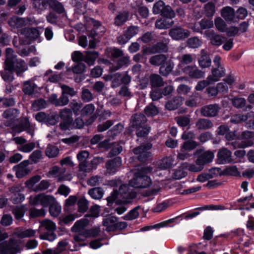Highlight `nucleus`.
I'll list each match as a JSON object with an SVG mask.
<instances>
[{
    "mask_svg": "<svg viewBox=\"0 0 254 254\" xmlns=\"http://www.w3.org/2000/svg\"><path fill=\"white\" fill-rule=\"evenodd\" d=\"M152 168L149 166L141 167L136 172L134 177L129 181L130 186L134 188H146L151 185L152 181L147 174L150 173Z\"/></svg>",
    "mask_w": 254,
    "mask_h": 254,
    "instance_id": "obj_1",
    "label": "nucleus"
},
{
    "mask_svg": "<svg viewBox=\"0 0 254 254\" xmlns=\"http://www.w3.org/2000/svg\"><path fill=\"white\" fill-rule=\"evenodd\" d=\"M129 185L124 184L120 186L119 191L114 190L111 195L108 197L107 200L109 203H112L118 197L121 195L125 199V202H128L129 199L135 197L136 193L130 190Z\"/></svg>",
    "mask_w": 254,
    "mask_h": 254,
    "instance_id": "obj_2",
    "label": "nucleus"
},
{
    "mask_svg": "<svg viewBox=\"0 0 254 254\" xmlns=\"http://www.w3.org/2000/svg\"><path fill=\"white\" fill-rule=\"evenodd\" d=\"M40 228L42 230H47V232L41 234L40 238L43 240H47L53 241L56 238V235L54 232L56 230V224L51 220L45 219L40 222Z\"/></svg>",
    "mask_w": 254,
    "mask_h": 254,
    "instance_id": "obj_3",
    "label": "nucleus"
},
{
    "mask_svg": "<svg viewBox=\"0 0 254 254\" xmlns=\"http://www.w3.org/2000/svg\"><path fill=\"white\" fill-rule=\"evenodd\" d=\"M72 112L70 109H64V130L65 129L81 128L84 122L80 118H77L74 122L71 118Z\"/></svg>",
    "mask_w": 254,
    "mask_h": 254,
    "instance_id": "obj_4",
    "label": "nucleus"
},
{
    "mask_svg": "<svg viewBox=\"0 0 254 254\" xmlns=\"http://www.w3.org/2000/svg\"><path fill=\"white\" fill-rule=\"evenodd\" d=\"M13 132L19 133L23 131H26L27 133L32 136L34 134V128L32 126L27 118H22L18 124L12 127Z\"/></svg>",
    "mask_w": 254,
    "mask_h": 254,
    "instance_id": "obj_5",
    "label": "nucleus"
},
{
    "mask_svg": "<svg viewBox=\"0 0 254 254\" xmlns=\"http://www.w3.org/2000/svg\"><path fill=\"white\" fill-rule=\"evenodd\" d=\"M195 154L197 155V162L203 167L204 165L211 162L214 157L213 152L209 150L205 151L202 149H197Z\"/></svg>",
    "mask_w": 254,
    "mask_h": 254,
    "instance_id": "obj_6",
    "label": "nucleus"
},
{
    "mask_svg": "<svg viewBox=\"0 0 254 254\" xmlns=\"http://www.w3.org/2000/svg\"><path fill=\"white\" fill-rule=\"evenodd\" d=\"M169 36L174 40L179 41L188 38L190 35V31L184 29L181 26H174L169 31Z\"/></svg>",
    "mask_w": 254,
    "mask_h": 254,
    "instance_id": "obj_7",
    "label": "nucleus"
},
{
    "mask_svg": "<svg viewBox=\"0 0 254 254\" xmlns=\"http://www.w3.org/2000/svg\"><path fill=\"white\" fill-rule=\"evenodd\" d=\"M152 147V144L148 143L145 145H141L133 148V153L138 155V159L141 162H144L150 156V152L148 150Z\"/></svg>",
    "mask_w": 254,
    "mask_h": 254,
    "instance_id": "obj_8",
    "label": "nucleus"
},
{
    "mask_svg": "<svg viewBox=\"0 0 254 254\" xmlns=\"http://www.w3.org/2000/svg\"><path fill=\"white\" fill-rule=\"evenodd\" d=\"M29 164L28 160H24L13 167V169L18 178H22L31 173V169L29 166Z\"/></svg>",
    "mask_w": 254,
    "mask_h": 254,
    "instance_id": "obj_9",
    "label": "nucleus"
},
{
    "mask_svg": "<svg viewBox=\"0 0 254 254\" xmlns=\"http://www.w3.org/2000/svg\"><path fill=\"white\" fill-rule=\"evenodd\" d=\"M41 5L44 9L51 8L58 13L64 12L63 4L58 0H42Z\"/></svg>",
    "mask_w": 254,
    "mask_h": 254,
    "instance_id": "obj_10",
    "label": "nucleus"
},
{
    "mask_svg": "<svg viewBox=\"0 0 254 254\" xmlns=\"http://www.w3.org/2000/svg\"><path fill=\"white\" fill-rule=\"evenodd\" d=\"M5 69L13 71L16 73L17 76H21L23 73L28 69V66L24 60L19 59L16 60L10 67L6 68Z\"/></svg>",
    "mask_w": 254,
    "mask_h": 254,
    "instance_id": "obj_11",
    "label": "nucleus"
},
{
    "mask_svg": "<svg viewBox=\"0 0 254 254\" xmlns=\"http://www.w3.org/2000/svg\"><path fill=\"white\" fill-rule=\"evenodd\" d=\"M183 72L187 73L190 78L200 79L204 77V72L195 65H188L182 68Z\"/></svg>",
    "mask_w": 254,
    "mask_h": 254,
    "instance_id": "obj_12",
    "label": "nucleus"
},
{
    "mask_svg": "<svg viewBox=\"0 0 254 254\" xmlns=\"http://www.w3.org/2000/svg\"><path fill=\"white\" fill-rule=\"evenodd\" d=\"M217 157L218 162L220 164L229 163L233 161L231 151L225 147L219 150Z\"/></svg>",
    "mask_w": 254,
    "mask_h": 254,
    "instance_id": "obj_13",
    "label": "nucleus"
},
{
    "mask_svg": "<svg viewBox=\"0 0 254 254\" xmlns=\"http://www.w3.org/2000/svg\"><path fill=\"white\" fill-rule=\"evenodd\" d=\"M220 109L217 104H210L201 108L200 113L202 116L206 117H214L216 116Z\"/></svg>",
    "mask_w": 254,
    "mask_h": 254,
    "instance_id": "obj_14",
    "label": "nucleus"
},
{
    "mask_svg": "<svg viewBox=\"0 0 254 254\" xmlns=\"http://www.w3.org/2000/svg\"><path fill=\"white\" fill-rule=\"evenodd\" d=\"M9 26L14 28H21L29 23V18L18 17L16 16L11 17L8 20Z\"/></svg>",
    "mask_w": 254,
    "mask_h": 254,
    "instance_id": "obj_15",
    "label": "nucleus"
},
{
    "mask_svg": "<svg viewBox=\"0 0 254 254\" xmlns=\"http://www.w3.org/2000/svg\"><path fill=\"white\" fill-rule=\"evenodd\" d=\"M204 34L206 38L210 41L211 43L215 46L221 45L225 40V37L217 34L213 30L206 31Z\"/></svg>",
    "mask_w": 254,
    "mask_h": 254,
    "instance_id": "obj_16",
    "label": "nucleus"
},
{
    "mask_svg": "<svg viewBox=\"0 0 254 254\" xmlns=\"http://www.w3.org/2000/svg\"><path fill=\"white\" fill-rule=\"evenodd\" d=\"M121 165L122 159L120 157H118L108 161L106 163V168L109 174H114Z\"/></svg>",
    "mask_w": 254,
    "mask_h": 254,
    "instance_id": "obj_17",
    "label": "nucleus"
},
{
    "mask_svg": "<svg viewBox=\"0 0 254 254\" xmlns=\"http://www.w3.org/2000/svg\"><path fill=\"white\" fill-rule=\"evenodd\" d=\"M13 240L10 239L0 244V254H16V252L12 244Z\"/></svg>",
    "mask_w": 254,
    "mask_h": 254,
    "instance_id": "obj_18",
    "label": "nucleus"
},
{
    "mask_svg": "<svg viewBox=\"0 0 254 254\" xmlns=\"http://www.w3.org/2000/svg\"><path fill=\"white\" fill-rule=\"evenodd\" d=\"M211 75H208L210 80L212 84L219 80L220 78L225 74V69L224 67H213L211 69Z\"/></svg>",
    "mask_w": 254,
    "mask_h": 254,
    "instance_id": "obj_19",
    "label": "nucleus"
},
{
    "mask_svg": "<svg viewBox=\"0 0 254 254\" xmlns=\"http://www.w3.org/2000/svg\"><path fill=\"white\" fill-rule=\"evenodd\" d=\"M46 176L49 178H55L58 181H62L64 179V172L60 167L54 166L50 168Z\"/></svg>",
    "mask_w": 254,
    "mask_h": 254,
    "instance_id": "obj_20",
    "label": "nucleus"
},
{
    "mask_svg": "<svg viewBox=\"0 0 254 254\" xmlns=\"http://www.w3.org/2000/svg\"><path fill=\"white\" fill-rule=\"evenodd\" d=\"M17 56L11 48H7L5 50V60L4 63V68H9L15 62Z\"/></svg>",
    "mask_w": 254,
    "mask_h": 254,
    "instance_id": "obj_21",
    "label": "nucleus"
},
{
    "mask_svg": "<svg viewBox=\"0 0 254 254\" xmlns=\"http://www.w3.org/2000/svg\"><path fill=\"white\" fill-rule=\"evenodd\" d=\"M221 16L227 21L237 22L234 10L231 7L227 6L221 10Z\"/></svg>",
    "mask_w": 254,
    "mask_h": 254,
    "instance_id": "obj_22",
    "label": "nucleus"
},
{
    "mask_svg": "<svg viewBox=\"0 0 254 254\" xmlns=\"http://www.w3.org/2000/svg\"><path fill=\"white\" fill-rule=\"evenodd\" d=\"M19 33L28 38L33 39L38 38L39 36V31L35 28L25 27L20 29Z\"/></svg>",
    "mask_w": 254,
    "mask_h": 254,
    "instance_id": "obj_23",
    "label": "nucleus"
},
{
    "mask_svg": "<svg viewBox=\"0 0 254 254\" xmlns=\"http://www.w3.org/2000/svg\"><path fill=\"white\" fill-rule=\"evenodd\" d=\"M18 187H13L10 189V191L13 194L11 200L14 204H18L22 202L24 199V195L19 192Z\"/></svg>",
    "mask_w": 254,
    "mask_h": 254,
    "instance_id": "obj_24",
    "label": "nucleus"
},
{
    "mask_svg": "<svg viewBox=\"0 0 254 254\" xmlns=\"http://www.w3.org/2000/svg\"><path fill=\"white\" fill-rule=\"evenodd\" d=\"M174 63L171 60L166 61L165 64L160 66L159 73L164 76H167L172 71Z\"/></svg>",
    "mask_w": 254,
    "mask_h": 254,
    "instance_id": "obj_25",
    "label": "nucleus"
},
{
    "mask_svg": "<svg viewBox=\"0 0 254 254\" xmlns=\"http://www.w3.org/2000/svg\"><path fill=\"white\" fill-rule=\"evenodd\" d=\"M118 221V218L115 216H111L103 221V225L106 227V230L108 232L116 231V222Z\"/></svg>",
    "mask_w": 254,
    "mask_h": 254,
    "instance_id": "obj_26",
    "label": "nucleus"
},
{
    "mask_svg": "<svg viewBox=\"0 0 254 254\" xmlns=\"http://www.w3.org/2000/svg\"><path fill=\"white\" fill-rule=\"evenodd\" d=\"M36 88V84L32 80H28L23 82L22 91L25 95H31L34 94Z\"/></svg>",
    "mask_w": 254,
    "mask_h": 254,
    "instance_id": "obj_27",
    "label": "nucleus"
},
{
    "mask_svg": "<svg viewBox=\"0 0 254 254\" xmlns=\"http://www.w3.org/2000/svg\"><path fill=\"white\" fill-rule=\"evenodd\" d=\"M36 231L31 229H23L20 228H16L14 231V234L22 239L33 237Z\"/></svg>",
    "mask_w": 254,
    "mask_h": 254,
    "instance_id": "obj_28",
    "label": "nucleus"
},
{
    "mask_svg": "<svg viewBox=\"0 0 254 254\" xmlns=\"http://www.w3.org/2000/svg\"><path fill=\"white\" fill-rule=\"evenodd\" d=\"M146 122V119L142 114H136L131 117L132 125L134 127L138 128L144 126Z\"/></svg>",
    "mask_w": 254,
    "mask_h": 254,
    "instance_id": "obj_29",
    "label": "nucleus"
},
{
    "mask_svg": "<svg viewBox=\"0 0 254 254\" xmlns=\"http://www.w3.org/2000/svg\"><path fill=\"white\" fill-rule=\"evenodd\" d=\"M188 163L187 162L182 163L180 167L175 170L173 174L174 178L176 180H179L186 176L187 172L184 169L188 168Z\"/></svg>",
    "mask_w": 254,
    "mask_h": 254,
    "instance_id": "obj_30",
    "label": "nucleus"
},
{
    "mask_svg": "<svg viewBox=\"0 0 254 254\" xmlns=\"http://www.w3.org/2000/svg\"><path fill=\"white\" fill-rule=\"evenodd\" d=\"M99 56V53L95 51H86L85 52L84 61L89 65L94 64L95 61Z\"/></svg>",
    "mask_w": 254,
    "mask_h": 254,
    "instance_id": "obj_31",
    "label": "nucleus"
},
{
    "mask_svg": "<svg viewBox=\"0 0 254 254\" xmlns=\"http://www.w3.org/2000/svg\"><path fill=\"white\" fill-rule=\"evenodd\" d=\"M183 102L181 97H176L166 103L165 107L169 110H174L180 107Z\"/></svg>",
    "mask_w": 254,
    "mask_h": 254,
    "instance_id": "obj_32",
    "label": "nucleus"
},
{
    "mask_svg": "<svg viewBox=\"0 0 254 254\" xmlns=\"http://www.w3.org/2000/svg\"><path fill=\"white\" fill-rule=\"evenodd\" d=\"M196 128L199 130H205L213 127L212 122L206 119H200L195 123Z\"/></svg>",
    "mask_w": 254,
    "mask_h": 254,
    "instance_id": "obj_33",
    "label": "nucleus"
},
{
    "mask_svg": "<svg viewBox=\"0 0 254 254\" xmlns=\"http://www.w3.org/2000/svg\"><path fill=\"white\" fill-rule=\"evenodd\" d=\"M167 60V57L163 54L155 55L150 58L149 62L152 65H162L165 64Z\"/></svg>",
    "mask_w": 254,
    "mask_h": 254,
    "instance_id": "obj_34",
    "label": "nucleus"
},
{
    "mask_svg": "<svg viewBox=\"0 0 254 254\" xmlns=\"http://www.w3.org/2000/svg\"><path fill=\"white\" fill-rule=\"evenodd\" d=\"M252 114L253 113H248L246 115L242 114L234 115L232 116L230 119V122L232 124H237L242 122H245L251 117Z\"/></svg>",
    "mask_w": 254,
    "mask_h": 254,
    "instance_id": "obj_35",
    "label": "nucleus"
},
{
    "mask_svg": "<svg viewBox=\"0 0 254 254\" xmlns=\"http://www.w3.org/2000/svg\"><path fill=\"white\" fill-rule=\"evenodd\" d=\"M194 56L192 55L186 54L182 56L180 59V63L178 66L182 69L185 65L191 64L194 60Z\"/></svg>",
    "mask_w": 254,
    "mask_h": 254,
    "instance_id": "obj_36",
    "label": "nucleus"
},
{
    "mask_svg": "<svg viewBox=\"0 0 254 254\" xmlns=\"http://www.w3.org/2000/svg\"><path fill=\"white\" fill-rule=\"evenodd\" d=\"M129 16L128 12L126 11L120 12L114 19V23L117 26H121L125 23Z\"/></svg>",
    "mask_w": 254,
    "mask_h": 254,
    "instance_id": "obj_37",
    "label": "nucleus"
},
{
    "mask_svg": "<svg viewBox=\"0 0 254 254\" xmlns=\"http://www.w3.org/2000/svg\"><path fill=\"white\" fill-rule=\"evenodd\" d=\"M89 221V220L85 217L76 221L72 227V230L73 231L79 232L88 225Z\"/></svg>",
    "mask_w": 254,
    "mask_h": 254,
    "instance_id": "obj_38",
    "label": "nucleus"
},
{
    "mask_svg": "<svg viewBox=\"0 0 254 254\" xmlns=\"http://www.w3.org/2000/svg\"><path fill=\"white\" fill-rule=\"evenodd\" d=\"M61 87L62 90V93L60 99L58 98L56 94L51 95L49 99L50 103L56 106H63L64 105V85H62Z\"/></svg>",
    "mask_w": 254,
    "mask_h": 254,
    "instance_id": "obj_39",
    "label": "nucleus"
},
{
    "mask_svg": "<svg viewBox=\"0 0 254 254\" xmlns=\"http://www.w3.org/2000/svg\"><path fill=\"white\" fill-rule=\"evenodd\" d=\"M174 164L175 160L172 156H168L162 159L160 164V167L162 169H166L172 167Z\"/></svg>",
    "mask_w": 254,
    "mask_h": 254,
    "instance_id": "obj_40",
    "label": "nucleus"
},
{
    "mask_svg": "<svg viewBox=\"0 0 254 254\" xmlns=\"http://www.w3.org/2000/svg\"><path fill=\"white\" fill-rule=\"evenodd\" d=\"M198 64L199 66L202 68L208 67L211 64V58L208 55L202 53L198 60Z\"/></svg>",
    "mask_w": 254,
    "mask_h": 254,
    "instance_id": "obj_41",
    "label": "nucleus"
},
{
    "mask_svg": "<svg viewBox=\"0 0 254 254\" xmlns=\"http://www.w3.org/2000/svg\"><path fill=\"white\" fill-rule=\"evenodd\" d=\"M88 194L94 199H100L104 194V191L101 188H94L88 190Z\"/></svg>",
    "mask_w": 254,
    "mask_h": 254,
    "instance_id": "obj_42",
    "label": "nucleus"
},
{
    "mask_svg": "<svg viewBox=\"0 0 254 254\" xmlns=\"http://www.w3.org/2000/svg\"><path fill=\"white\" fill-rule=\"evenodd\" d=\"M253 144V141L249 140L247 141L242 140L241 142L237 141L232 142H227L226 143V145H231L234 149H236L237 148H245L252 145Z\"/></svg>",
    "mask_w": 254,
    "mask_h": 254,
    "instance_id": "obj_43",
    "label": "nucleus"
},
{
    "mask_svg": "<svg viewBox=\"0 0 254 254\" xmlns=\"http://www.w3.org/2000/svg\"><path fill=\"white\" fill-rule=\"evenodd\" d=\"M151 84L153 87H160L164 85L162 78L158 74H152L150 76Z\"/></svg>",
    "mask_w": 254,
    "mask_h": 254,
    "instance_id": "obj_44",
    "label": "nucleus"
},
{
    "mask_svg": "<svg viewBox=\"0 0 254 254\" xmlns=\"http://www.w3.org/2000/svg\"><path fill=\"white\" fill-rule=\"evenodd\" d=\"M81 98L84 102H89L94 99V95L89 89L83 87L81 93Z\"/></svg>",
    "mask_w": 254,
    "mask_h": 254,
    "instance_id": "obj_45",
    "label": "nucleus"
},
{
    "mask_svg": "<svg viewBox=\"0 0 254 254\" xmlns=\"http://www.w3.org/2000/svg\"><path fill=\"white\" fill-rule=\"evenodd\" d=\"M173 24V21L169 22L165 19H160L156 20L155 27L160 29H167L170 27Z\"/></svg>",
    "mask_w": 254,
    "mask_h": 254,
    "instance_id": "obj_46",
    "label": "nucleus"
},
{
    "mask_svg": "<svg viewBox=\"0 0 254 254\" xmlns=\"http://www.w3.org/2000/svg\"><path fill=\"white\" fill-rule=\"evenodd\" d=\"M130 60L128 56H125L120 60L117 63V64L113 67V70H117L125 65H128L129 64Z\"/></svg>",
    "mask_w": 254,
    "mask_h": 254,
    "instance_id": "obj_47",
    "label": "nucleus"
},
{
    "mask_svg": "<svg viewBox=\"0 0 254 254\" xmlns=\"http://www.w3.org/2000/svg\"><path fill=\"white\" fill-rule=\"evenodd\" d=\"M78 211L81 213L85 212L89 207V202L85 198H81L77 201Z\"/></svg>",
    "mask_w": 254,
    "mask_h": 254,
    "instance_id": "obj_48",
    "label": "nucleus"
},
{
    "mask_svg": "<svg viewBox=\"0 0 254 254\" xmlns=\"http://www.w3.org/2000/svg\"><path fill=\"white\" fill-rule=\"evenodd\" d=\"M144 111V113L147 116H154L158 113V108L152 103L147 106Z\"/></svg>",
    "mask_w": 254,
    "mask_h": 254,
    "instance_id": "obj_49",
    "label": "nucleus"
},
{
    "mask_svg": "<svg viewBox=\"0 0 254 254\" xmlns=\"http://www.w3.org/2000/svg\"><path fill=\"white\" fill-rule=\"evenodd\" d=\"M59 150L57 147L49 144L46 148L45 153L49 158L56 157L59 153Z\"/></svg>",
    "mask_w": 254,
    "mask_h": 254,
    "instance_id": "obj_50",
    "label": "nucleus"
},
{
    "mask_svg": "<svg viewBox=\"0 0 254 254\" xmlns=\"http://www.w3.org/2000/svg\"><path fill=\"white\" fill-rule=\"evenodd\" d=\"M26 211V208L24 206L21 205L16 206L13 210L12 213L15 216V218L18 220L22 218Z\"/></svg>",
    "mask_w": 254,
    "mask_h": 254,
    "instance_id": "obj_51",
    "label": "nucleus"
},
{
    "mask_svg": "<svg viewBox=\"0 0 254 254\" xmlns=\"http://www.w3.org/2000/svg\"><path fill=\"white\" fill-rule=\"evenodd\" d=\"M41 205L44 207L51 205L55 202V198L51 195H47L44 193H41Z\"/></svg>",
    "mask_w": 254,
    "mask_h": 254,
    "instance_id": "obj_52",
    "label": "nucleus"
},
{
    "mask_svg": "<svg viewBox=\"0 0 254 254\" xmlns=\"http://www.w3.org/2000/svg\"><path fill=\"white\" fill-rule=\"evenodd\" d=\"M36 120L39 122L51 123V117L44 112H39L35 116Z\"/></svg>",
    "mask_w": 254,
    "mask_h": 254,
    "instance_id": "obj_53",
    "label": "nucleus"
},
{
    "mask_svg": "<svg viewBox=\"0 0 254 254\" xmlns=\"http://www.w3.org/2000/svg\"><path fill=\"white\" fill-rule=\"evenodd\" d=\"M111 86L112 88H116L119 86L122 83L121 74L119 72L111 74Z\"/></svg>",
    "mask_w": 254,
    "mask_h": 254,
    "instance_id": "obj_54",
    "label": "nucleus"
},
{
    "mask_svg": "<svg viewBox=\"0 0 254 254\" xmlns=\"http://www.w3.org/2000/svg\"><path fill=\"white\" fill-rule=\"evenodd\" d=\"M140 208V206L135 207L131 210L127 214L124 216V219L127 220H130L137 218L139 216L138 209Z\"/></svg>",
    "mask_w": 254,
    "mask_h": 254,
    "instance_id": "obj_55",
    "label": "nucleus"
},
{
    "mask_svg": "<svg viewBox=\"0 0 254 254\" xmlns=\"http://www.w3.org/2000/svg\"><path fill=\"white\" fill-rule=\"evenodd\" d=\"M13 72V71L4 68V71L1 73V77L5 81L11 82L15 79Z\"/></svg>",
    "mask_w": 254,
    "mask_h": 254,
    "instance_id": "obj_56",
    "label": "nucleus"
},
{
    "mask_svg": "<svg viewBox=\"0 0 254 254\" xmlns=\"http://www.w3.org/2000/svg\"><path fill=\"white\" fill-rule=\"evenodd\" d=\"M50 185L51 184L48 180H42L33 189V190L35 191H44L49 188Z\"/></svg>",
    "mask_w": 254,
    "mask_h": 254,
    "instance_id": "obj_57",
    "label": "nucleus"
},
{
    "mask_svg": "<svg viewBox=\"0 0 254 254\" xmlns=\"http://www.w3.org/2000/svg\"><path fill=\"white\" fill-rule=\"evenodd\" d=\"M36 50L34 46H31L28 47H25L17 51L18 54L21 57H25L28 56L30 53L35 54Z\"/></svg>",
    "mask_w": 254,
    "mask_h": 254,
    "instance_id": "obj_58",
    "label": "nucleus"
},
{
    "mask_svg": "<svg viewBox=\"0 0 254 254\" xmlns=\"http://www.w3.org/2000/svg\"><path fill=\"white\" fill-rule=\"evenodd\" d=\"M165 6V3L162 0H159L154 4L152 12L155 14L162 13Z\"/></svg>",
    "mask_w": 254,
    "mask_h": 254,
    "instance_id": "obj_59",
    "label": "nucleus"
},
{
    "mask_svg": "<svg viewBox=\"0 0 254 254\" xmlns=\"http://www.w3.org/2000/svg\"><path fill=\"white\" fill-rule=\"evenodd\" d=\"M161 15L166 18L172 19L175 17L176 14L170 5H165Z\"/></svg>",
    "mask_w": 254,
    "mask_h": 254,
    "instance_id": "obj_60",
    "label": "nucleus"
},
{
    "mask_svg": "<svg viewBox=\"0 0 254 254\" xmlns=\"http://www.w3.org/2000/svg\"><path fill=\"white\" fill-rule=\"evenodd\" d=\"M100 213V207L95 205L91 207L89 213L85 215V217L87 219L89 217L97 218L99 216Z\"/></svg>",
    "mask_w": 254,
    "mask_h": 254,
    "instance_id": "obj_61",
    "label": "nucleus"
},
{
    "mask_svg": "<svg viewBox=\"0 0 254 254\" xmlns=\"http://www.w3.org/2000/svg\"><path fill=\"white\" fill-rule=\"evenodd\" d=\"M64 251V242L61 241L55 250L47 249L43 252V254H59Z\"/></svg>",
    "mask_w": 254,
    "mask_h": 254,
    "instance_id": "obj_62",
    "label": "nucleus"
},
{
    "mask_svg": "<svg viewBox=\"0 0 254 254\" xmlns=\"http://www.w3.org/2000/svg\"><path fill=\"white\" fill-rule=\"evenodd\" d=\"M123 128V126L121 124H118L114 126L111 129L108 130L107 134L110 137H114L122 131Z\"/></svg>",
    "mask_w": 254,
    "mask_h": 254,
    "instance_id": "obj_63",
    "label": "nucleus"
},
{
    "mask_svg": "<svg viewBox=\"0 0 254 254\" xmlns=\"http://www.w3.org/2000/svg\"><path fill=\"white\" fill-rule=\"evenodd\" d=\"M187 44L190 48H197L201 45L202 42L198 38L194 37L189 39Z\"/></svg>",
    "mask_w": 254,
    "mask_h": 254,
    "instance_id": "obj_64",
    "label": "nucleus"
}]
</instances>
